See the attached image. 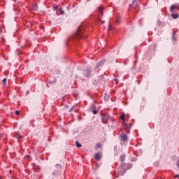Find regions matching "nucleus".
<instances>
[{
  "instance_id": "1",
  "label": "nucleus",
  "mask_w": 179,
  "mask_h": 179,
  "mask_svg": "<svg viewBox=\"0 0 179 179\" xmlns=\"http://www.w3.org/2000/svg\"><path fill=\"white\" fill-rule=\"evenodd\" d=\"M108 121V115H103L102 116V122L103 124H107V122Z\"/></svg>"
},
{
  "instance_id": "2",
  "label": "nucleus",
  "mask_w": 179,
  "mask_h": 179,
  "mask_svg": "<svg viewBox=\"0 0 179 179\" xmlns=\"http://www.w3.org/2000/svg\"><path fill=\"white\" fill-rule=\"evenodd\" d=\"M138 6V1L136 0H133L132 3L130 5V8L135 9Z\"/></svg>"
},
{
  "instance_id": "3",
  "label": "nucleus",
  "mask_w": 179,
  "mask_h": 179,
  "mask_svg": "<svg viewBox=\"0 0 179 179\" xmlns=\"http://www.w3.org/2000/svg\"><path fill=\"white\" fill-rule=\"evenodd\" d=\"M121 138L123 142H128V136H127V134H121Z\"/></svg>"
},
{
  "instance_id": "4",
  "label": "nucleus",
  "mask_w": 179,
  "mask_h": 179,
  "mask_svg": "<svg viewBox=\"0 0 179 179\" xmlns=\"http://www.w3.org/2000/svg\"><path fill=\"white\" fill-rule=\"evenodd\" d=\"M76 34L77 37H80L82 36V28L80 27L78 28V31Z\"/></svg>"
},
{
  "instance_id": "5",
  "label": "nucleus",
  "mask_w": 179,
  "mask_h": 179,
  "mask_svg": "<svg viewBox=\"0 0 179 179\" xmlns=\"http://www.w3.org/2000/svg\"><path fill=\"white\" fill-rule=\"evenodd\" d=\"M94 159H95V160H100V159H101V155H100V154H96L95 155H94Z\"/></svg>"
},
{
  "instance_id": "6",
  "label": "nucleus",
  "mask_w": 179,
  "mask_h": 179,
  "mask_svg": "<svg viewBox=\"0 0 179 179\" xmlns=\"http://www.w3.org/2000/svg\"><path fill=\"white\" fill-rule=\"evenodd\" d=\"M103 9H104V8H103V6H100L99 8H98V10H99V13H101V16H103Z\"/></svg>"
},
{
  "instance_id": "7",
  "label": "nucleus",
  "mask_w": 179,
  "mask_h": 179,
  "mask_svg": "<svg viewBox=\"0 0 179 179\" xmlns=\"http://www.w3.org/2000/svg\"><path fill=\"white\" fill-rule=\"evenodd\" d=\"M174 9H177V6H176V5L171 6V7L170 8L171 12H173Z\"/></svg>"
},
{
  "instance_id": "8",
  "label": "nucleus",
  "mask_w": 179,
  "mask_h": 179,
  "mask_svg": "<svg viewBox=\"0 0 179 179\" xmlns=\"http://www.w3.org/2000/svg\"><path fill=\"white\" fill-rule=\"evenodd\" d=\"M171 16H172V17L173 18V19H178V17H179V15L178 14H172L171 15Z\"/></svg>"
},
{
  "instance_id": "9",
  "label": "nucleus",
  "mask_w": 179,
  "mask_h": 179,
  "mask_svg": "<svg viewBox=\"0 0 179 179\" xmlns=\"http://www.w3.org/2000/svg\"><path fill=\"white\" fill-rule=\"evenodd\" d=\"M92 113L94 115L97 114V110L96 108V106L92 107Z\"/></svg>"
},
{
  "instance_id": "10",
  "label": "nucleus",
  "mask_w": 179,
  "mask_h": 179,
  "mask_svg": "<svg viewBox=\"0 0 179 179\" xmlns=\"http://www.w3.org/2000/svg\"><path fill=\"white\" fill-rule=\"evenodd\" d=\"M76 145L77 148H82V144L79 143V141H76Z\"/></svg>"
},
{
  "instance_id": "11",
  "label": "nucleus",
  "mask_w": 179,
  "mask_h": 179,
  "mask_svg": "<svg viewBox=\"0 0 179 179\" xmlns=\"http://www.w3.org/2000/svg\"><path fill=\"white\" fill-rule=\"evenodd\" d=\"M124 161H125V155H121L120 162H124Z\"/></svg>"
},
{
  "instance_id": "12",
  "label": "nucleus",
  "mask_w": 179,
  "mask_h": 179,
  "mask_svg": "<svg viewBox=\"0 0 179 179\" xmlns=\"http://www.w3.org/2000/svg\"><path fill=\"white\" fill-rule=\"evenodd\" d=\"M100 148H101V143H97L96 145V149H99Z\"/></svg>"
},
{
  "instance_id": "13",
  "label": "nucleus",
  "mask_w": 179,
  "mask_h": 179,
  "mask_svg": "<svg viewBox=\"0 0 179 179\" xmlns=\"http://www.w3.org/2000/svg\"><path fill=\"white\" fill-rule=\"evenodd\" d=\"M120 118L121 120H122V121H125V114H122Z\"/></svg>"
},
{
  "instance_id": "14",
  "label": "nucleus",
  "mask_w": 179,
  "mask_h": 179,
  "mask_svg": "<svg viewBox=\"0 0 179 179\" xmlns=\"http://www.w3.org/2000/svg\"><path fill=\"white\" fill-rule=\"evenodd\" d=\"M124 129H131V127H129V126L128 125V124H126L124 125Z\"/></svg>"
},
{
  "instance_id": "15",
  "label": "nucleus",
  "mask_w": 179,
  "mask_h": 179,
  "mask_svg": "<svg viewBox=\"0 0 179 179\" xmlns=\"http://www.w3.org/2000/svg\"><path fill=\"white\" fill-rule=\"evenodd\" d=\"M108 31L113 30V27H111V25H108Z\"/></svg>"
},
{
  "instance_id": "16",
  "label": "nucleus",
  "mask_w": 179,
  "mask_h": 179,
  "mask_svg": "<svg viewBox=\"0 0 179 179\" xmlns=\"http://www.w3.org/2000/svg\"><path fill=\"white\" fill-rule=\"evenodd\" d=\"M73 110H75V106H72V107L71 108V109L69 110L70 113L72 112V111H73Z\"/></svg>"
},
{
  "instance_id": "17",
  "label": "nucleus",
  "mask_w": 179,
  "mask_h": 179,
  "mask_svg": "<svg viewBox=\"0 0 179 179\" xmlns=\"http://www.w3.org/2000/svg\"><path fill=\"white\" fill-rule=\"evenodd\" d=\"M3 85H6V78H3Z\"/></svg>"
},
{
  "instance_id": "18",
  "label": "nucleus",
  "mask_w": 179,
  "mask_h": 179,
  "mask_svg": "<svg viewBox=\"0 0 179 179\" xmlns=\"http://www.w3.org/2000/svg\"><path fill=\"white\" fill-rule=\"evenodd\" d=\"M60 12H62V15H64L65 14V12L64 10H62V9H59Z\"/></svg>"
},
{
  "instance_id": "19",
  "label": "nucleus",
  "mask_w": 179,
  "mask_h": 179,
  "mask_svg": "<svg viewBox=\"0 0 179 179\" xmlns=\"http://www.w3.org/2000/svg\"><path fill=\"white\" fill-rule=\"evenodd\" d=\"M15 114H16V115H19V114H20V112H19L18 110H16Z\"/></svg>"
},
{
  "instance_id": "20",
  "label": "nucleus",
  "mask_w": 179,
  "mask_h": 179,
  "mask_svg": "<svg viewBox=\"0 0 179 179\" xmlns=\"http://www.w3.org/2000/svg\"><path fill=\"white\" fill-rule=\"evenodd\" d=\"M3 136H5V134H0V139H2V138H3Z\"/></svg>"
},
{
  "instance_id": "21",
  "label": "nucleus",
  "mask_w": 179,
  "mask_h": 179,
  "mask_svg": "<svg viewBox=\"0 0 179 179\" xmlns=\"http://www.w3.org/2000/svg\"><path fill=\"white\" fill-rule=\"evenodd\" d=\"M38 8V7H37V6H34V9H35L36 10H37Z\"/></svg>"
},
{
  "instance_id": "22",
  "label": "nucleus",
  "mask_w": 179,
  "mask_h": 179,
  "mask_svg": "<svg viewBox=\"0 0 179 179\" xmlns=\"http://www.w3.org/2000/svg\"><path fill=\"white\" fill-rule=\"evenodd\" d=\"M174 178H179V175H176Z\"/></svg>"
},
{
  "instance_id": "23",
  "label": "nucleus",
  "mask_w": 179,
  "mask_h": 179,
  "mask_svg": "<svg viewBox=\"0 0 179 179\" xmlns=\"http://www.w3.org/2000/svg\"><path fill=\"white\" fill-rule=\"evenodd\" d=\"M115 83L116 85H118V80H115Z\"/></svg>"
},
{
  "instance_id": "24",
  "label": "nucleus",
  "mask_w": 179,
  "mask_h": 179,
  "mask_svg": "<svg viewBox=\"0 0 179 179\" xmlns=\"http://www.w3.org/2000/svg\"><path fill=\"white\" fill-rule=\"evenodd\" d=\"M176 9H179V4L176 6Z\"/></svg>"
},
{
  "instance_id": "25",
  "label": "nucleus",
  "mask_w": 179,
  "mask_h": 179,
  "mask_svg": "<svg viewBox=\"0 0 179 179\" xmlns=\"http://www.w3.org/2000/svg\"><path fill=\"white\" fill-rule=\"evenodd\" d=\"M117 23H120V18H118V19L117 20Z\"/></svg>"
},
{
  "instance_id": "26",
  "label": "nucleus",
  "mask_w": 179,
  "mask_h": 179,
  "mask_svg": "<svg viewBox=\"0 0 179 179\" xmlns=\"http://www.w3.org/2000/svg\"><path fill=\"white\" fill-rule=\"evenodd\" d=\"M105 97H106V99H108V95H106Z\"/></svg>"
},
{
  "instance_id": "27",
  "label": "nucleus",
  "mask_w": 179,
  "mask_h": 179,
  "mask_svg": "<svg viewBox=\"0 0 179 179\" xmlns=\"http://www.w3.org/2000/svg\"><path fill=\"white\" fill-rule=\"evenodd\" d=\"M173 40L176 41V38H174V36H173Z\"/></svg>"
},
{
  "instance_id": "28",
  "label": "nucleus",
  "mask_w": 179,
  "mask_h": 179,
  "mask_svg": "<svg viewBox=\"0 0 179 179\" xmlns=\"http://www.w3.org/2000/svg\"><path fill=\"white\" fill-rule=\"evenodd\" d=\"M20 138H22V136H18V139H20Z\"/></svg>"
},
{
  "instance_id": "29",
  "label": "nucleus",
  "mask_w": 179,
  "mask_h": 179,
  "mask_svg": "<svg viewBox=\"0 0 179 179\" xmlns=\"http://www.w3.org/2000/svg\"><path fill=\"white\" fill-rule=\"evenodd\" d=\"M88 73H90V71H88Z\"/></svg>"
}]
</instances>
